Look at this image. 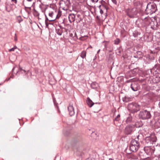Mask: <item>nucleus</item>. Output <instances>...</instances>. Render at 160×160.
Returning <instances> with one entry per match:
<instances>
[{"instance_id":"f257e3e1","label":"nucleus","mask_w":160,"mask_h":160,"mask_svg":"<svg viewBox=\"0 0 160 160\" xmlns=\"http://www.w3.org/2000/svg\"><path fill=\"white\" fill-rule=\"evenodd\" d=\"M143 22H145L146 25H148L150 24L151 28L153 29H156L158 26V24L157 23L156 20L155 18L151 20L150 18H145L143 19L142 18Z\"/></svg>"},{"instance_id":"f03ea898","label":"nucleus","mask_w":160,"mask_h":160,"mask_svg":"<svg viewBox=\"0 0 160 160\" xmlns=\"http://www.w3.org/2000/svg\"><path fill=\"white\" fill-rule=\"evenodd\" d=\"M140 108V106L136 103H129L128 105V109L131 112L133 113L137 112Z\"/></svg>"},{"instance_id":"7ed1b4c3","label":"nucleus","mask_w":160,"mask_h":160,"mask_svg":"<svg viewBox=\"0 0 160 160\" xmlns=\"http://www.w3.org/2000/svg\"><path fill=\"white\" fill-rule=\"evenodd\" d=\"M157 7L156 5L149 3L148 4L145 11L147 14H151L156 12Z\"/></svg>"},{"instance_id":"20e7f679","label":"nucleus","mask_w":160,"mask_h":160,"mask_svg":"<svg viewBox=\"0 0 160 160\" xmlns=\"http://www.w3.org/2000/svg\"><path fill=\"white\" fill-rule=\"evenodd\" d=\"M139 118L142 119H147L150 118L151 115L150 112L146 110L140 112L139 114Z\"/></svg>"},{"instance_id":"39448f33","label":"nucleus","mask_w":160,"mask_h":160,"mask_svg":"<svg viewBox=\"0 0 160 160\" xmlns=\"http://www.w3.org/2000/svg\"><path fill=\"white\" fill-rule=\"evenodd\" d=\"M145 140L147 144H151L156 142L157 138L154 134H152L149 136L146 137Z\"/></svg>"},{"instance_id":"423d86ee","label":"nucleus","mask_w":160,"mask_h":160,"mask_svg":"<svg viewBox=\"0 0 160 160\" xmlns=\"http://www.w3.org/2000/svg\"><path fill=\"white\" fill-rule=\"evenodd\" d=\"M126 12L127 15L131 18L136 17L137 16L138 12L136 8L128 9Z\"/></svg>"},{"instance_id":"0eeeda50","label":"nucleus","mask_w":160,"mask_h":160,"mask_svg":"<svg viewBox=\"0 0 160 160\" xmlns=\"http://www.w3.org/2000/svg\"><path fill=\"white\" fill-rule=\"evenodd\" d=\"M144 149L147 154L151 155L154 153L155 149L154 147L146 146L144 148Z\"/></svg>"},{"instance_id":"6e6552de","label":"nucleus","mask_w":160,"mask_h":160,"mask_svg":"<svg viewBox=\"0 0 160 160\" xmlns=\"http://www.w3.org/2000/svg\"><path fill=\"white\" fill-rule=\"evenodd\" d=\"M133 127L130 125L127 126L125 129L124 132L127 134H129L131 133L133 131Z\"/></svg>"},{"instance_id":"1a4fd4ad","label":"nucleus","mask_w":160,"mask_h":160,"mask_svg":"<svg viewBox=\"0 0 160 160\" xmlns=\"http://www.w3.org/2000/svg\"><path fill=\"white\" fill-rule=\"evenodd\" d=\"M68 109L70 115L71 116L74 115L75 112L72 105L70 104L68 107Z\"/></svg>"},{"instance_id":"9d476101","label":"nucleus","mask_w":160,"mask_h":160,"mask_svg":"<svg viewBox=\"0 0 160 160\" xmlns=\"http://www.w3.org/2000/svg\"><path fill=\"white\" fill-rule=\"evenodd\" d=\"M131 88L132 90L134 91H137L138 89V85L136 82L132 83L131 84Z\"/></svg>"},{"instance_id":"9b49d317","label":"nucleus","mask_w":160,"mask_h":160,"mask_svg":"<svg viewBox=\"0 0 160 160\" xmlns=\"http://www.w3.org/2000/svg\"><path fill=\"white\" fill-rule=\"evenodd\" d=\"M49 16L52 18H53V19L50 20V21H53L55 19V17L56 16L57 18H59L61 15L60 13H58V15L55 14L53 12H51L49 13Z\"/></svg>"},{"instance_id":"f8f14e48","label":"nucleus","mask_w":160,"mask_h":160,"mask_svg":"<svg viewBox=\"0 0 160 160\" xmlns=\"http://www.w3.org/2000/svg\"><path fill=\"white\" fill-rule=\"evenodd\" d=\"M75 16L73 14H70L68 16V18L70 22L71 23L75 20Z\"/></svg>"},{"instance_id":"ddd939ff","label":"nucleus","mask_w":160,"mask_h":160,"mask_svg":"<svg viewBox=\"0 0 160 160\" xmlns=\"http://www.w3.org/2000/svg\"><path fill=\"white\" fill-rule=\"evenodd\" d=\"M139 147L134 146L133 145H132L130 144V150L132 152H136L137 151L138 148Z\"/></svg>"},{"instance_id":"4468645a","label":"nucleus","mask_w":160,"mask_h":160,"mask_svg":"<svg viewBox=\"0 0 160 160\" xmlns=\"http://www.w3.org/2000/svg\"><path fill=\"white\" fill-rule=\"evenodd\" d=\"M86 102L88 106L90 108L94 104V103L89 98H87Z\"/></svg>"},{"instance_id":"2eb2a0df","label":"nucleus","mask_w":160,"mask_h":160,"mask_svg":"<svg viewBox=\"0 0 160 160\" xmlns=\"http://www.w3.org/2000/svg\"><path fill=\"white\" fill-rule=\"evenodd\" d=\"M130 144L134 146L139 147V143L138 141L136 140L133 139L131 142Z\"/></svg>"},{"instance_id":"dca6fc26","label":"nucleus","mask_w":160,"mask_h":160,"mask_svg":"<svg viewBox=\"0 0 160 160\" xmlns=\"http://www.w3.org/2000/svg\"><path fill=\"white\" fill-rule=\"evenodd\" d=\"M91 86L92 88L94 89L97 88L98 87V83L96 82H93L91 84Z\"/></svg>"},{"instance_id":"f3484780","label":"nucleus","mask_w":160,"mask_h":160,"mask_svg":"<svg viewBox=\"0 0 160 160\" xmlns=\"http://www.w3.org/2000/svg\"><path fill=\"white\" fill-rule=\"evenodd\" d=\"M56 32L58 35H61L62 33V29L60 28H57L56 29Z\"/></svg>"},{"instance_id":"a211bd4d","label":"nucleus","mask_w":160,"mask_h":160,"mask_svg":"<svg viewBox=\"0 0 160 160\" xmlns=\"http://www.w3.org/2000/svg\"><path fill=\"white\" fill-rule=\"evenodd\" d=\"M132 117L130 115H129L128 117L127 118L126 121L127 123H129L132 121Z\"/></svg>"},{"instance_id":"6ab92c4d","label":"nucleus","mask_w":160,"mask_h":160,"mask_svg":"<svg viewBox=\"0 0 160 160\" xmlns=\"http://www.w3.org/2000/svg\"><path fill=\"white\" fill-rule=\"evenodd\" d=\"M86 52L85 51H83L81 54V56L83 58H84L86 57Z\"/></svg>"},{"instance_id":"aec40b11","label":"nucleus","mask_w":160,"mask_h":160,"mask_svg":"<svg viewBox=\"0 0 160 160\" xmlns=\"http://www.w3.org/2000/svg\"><path fill=\"white\" fill-rule=\"evenodd\" d=\"M120 117V115L119 114H118L117 115V117H116L115 118V120L116 121H118L119 120Z\"/></svg>"},{"instance_id":"412c9836","label":"nucleus","mask_w":160,"mask_h":160,"mask_svg":"<svg viewBox=\"0 0 160 160\" xmlns=\"http://www.w3.org/2000/svg\"><path fill=\"white\" fill-rule=\"evenodd\" d=\"M87 38V36H85L84 37H82L80 38V39L82 40H83Z\"/></svg>"},{"instance_id":"4be33fe9","label":"nucleus","mask_w":160,"mask_h":160,"mask_svg":"<svg viewBox=\"0 0 160 160\" xmlns=\"http://www.w3.org/2000/svg\"><path fill=\"white\" fill-rule=\"evenodd\" d=\"M119 42V40L118 39H117L115 40V43L116 44H118Z\"/></svg>"},{"instance_id":"5701e85b","label":"nucleus","mask_w":160,"mask_h":160,"mask_svg":"<svg viewBox=\"0 0 160 160\" xmlns=\"http://www.w3.org/2000/svg\"><path fill=\"white\" fill-rule=\"evenodd\" d=\"M19 71L21 72L22 73H23V72H25V70H23L22 68H20Z\"/></svg>"},{"instance_id":"b1692460","label":"nucleus","mask_w":160,"mask_h":160,"mask_svg":"<svg viewBox=\"0 0 160 160\" xmlns=\"http://www.w3.org/2000/svg\"><path fill=\"white\" fill-rule=\"evenodd\" d=\"M112 2L115 4H116L117 2L116 0H111Z\"/></svg>"},{"instance_id":"393cba45","label":"nucleus","mask_w":160,"mask_h":160,"mask_svg":"<svg viewBox=\"0 0 160 160\" xmlns=\"http://www.w3.org/2000/svg\"><path fill=\"white\" fill-rule=\"evenodd\" d=\"M14 50H15V49L13 48H12L10 49H9V52L13 51H14Z\"/></svg>"},{"instance_id":"a878e982","label":"nucleus","mask_w":160,"mask_h":160,"mask_svg":"<svg viewBox=\"0 0 160 160\" xmlns=\"http://www.w3.org/2000/svg\"><path fill=\"white\" fill-rule=\"evenodd\" d=\"M98 0H92V1L93 2H98Z\"/></svg>"},{"instance_id":"bb28decb","label":"nucleus","mask_w":160,"mask_h":160,"mask_svg":"<svg viewBox=\"0 0 160 160\" xmlns=\"http://www.w3.org/2000/svg\"><path fill=\"white\" fill-rule=\"evenodd\" d=\"M100 12L101 14H102L103 13V12L102 10V9H100Z\"/></svg>"},{"instance_id":"cd10ccee","label":"nucleus","mask_w":160,"mask_h":160,"mask_svg":"<svg viewBox=\"0 0 160 160\" xmlns=\"http://www.w3.org/2000/svg\"><path fill=\"white\" fill-rule=\"evenodd\" d=\"M12 1L13 2L15 3H16L17 2V0H12Z\"/></svg>"},{"instance_id":"c85d7f7f","label":"nucleus","mask_w":160,"mask_h":160,"mask_svg":"<svg viewBox=\"0 0 160 160\" xmlns=\"http://www.w3.org/2000/svg\"><path fill=\"white\" fill-rule=\"evenodd\" d=\"M17 38L16 37H14V40L15 41H17Z\"/></svg>"},{"instance_id":"c756f323","label":"nucleus","mask_w":160,"mask_h":160,"mask_svg":"<svg viewBox=\"0 0 160 160\" xmlns=\"http://www.w3.org/2000/svg\"><path fill=\"white\" fill-rule=\"evenodd\" d=\"M14 49H16L17 48V47L16 46H14L13 48Z\"/></svg>"},{"instance_id":"7c9ffc66","label":"nucleus","mask_w":160,"mask_h":160,"mask_svg":"<svg viewBox=\"0 0 160 160\" xmlns=\"http://www.w3.org/2000/svg\"><path fill=\"white\" fill-rule=\"evenodd\" d=\"M15 67H14V68H13V69H12V72H13V70H14L15 69Z\"/></svg>"},{"instance_id":"2f4dec72","label":"nucleus","mask_w":160,"mask_h":160,"mask_svg":"<svg viewBox=\"0 0 160 160\" xmlns=\"http://www.w3.org/2000/svg\"><path fill=\"white\" fill-rule=\"evenodd\" d=\"M27 0L29 2H31L32 1V0Z\"/></svg>"},{"instance_id":"473e14b6","label":"nucleus","mask_w":160,"mask_h":160,"mask_svg":"<svg viewBox=\"0 0 160 160\" xmlns=\"http://www.w3.org/2000/svg\"><path fill=\"white\" fill-rule=\"evenodd\" d=\"M109 160H113L112 158H109Z\"/></svg>"},{"instance_id":"72a5a7b5","label":"nucleus","mask_w":160,"mask_h":160,"mask_svg":"<svg viewBox=\"0 0 160 160\" xmlns=\"http://www.w3.org/2000/svg\"><path fill=\"white\" fill-rule=\"evenodd\" d=\"M99 51H100V50H99L98 51L97 53H98Z\"/></svg>"},{"instance_id":"f704fd0d","label":"nucleus","mask_w":160,"mask_h":160,"mask_svg":"<svg viewBox=\"0 0 160 160\" xmlns=\"http://www.w3.org/2000/svg\"><path fill=\"white\" fill-rule=\"evenodd\" d=\"M86 160H90V159L89 158H88V159H86Z\"/></svg>"}]
</instances>
